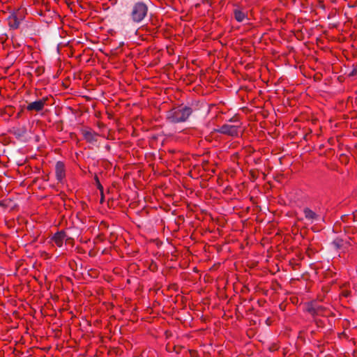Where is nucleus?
<instances>
[{
	"mask_svg": "<svg viewBox=\"0 0 357 357\" xmlns=\"http://www.w3.org/2000/svg\"><path fill=\"white\" fill-rule=\"evenodd\" d=\"M192 113V109L186 105H179L167 112L166 119L169 123L185 122Z\"/></svg>",
	"mask_w": 357,
	"mask_h": 357,
	"instance_id": "nucleus-1",
	"label": "nucleus"
},
{
	"mask_svg": "<svg viewBox=\"0 0 357 357\" xmlns=\"http://www.w3.org/2000/svg\"><path fill=\"white\" fill-rule=\"evenodd\" d=\"M148 6L143 1H137L128 8V17L133 23H141L147 16Z\"/></svg>",
	"mask_w": 357,
	"mask_h": 357,
	"instance_id": "nucleus-2",
	"label": "nucleus"
},
{
	"mask_svg": "<svg viewBox=\"0 0 357 357\" xmlns=\"http://www.w3.org/2000/svg\"><path fill=\"white\" fill-rule=\"evenodd\" d=\"M239 127L237 126L224 124L216 131L219 133L227 135L231 137H236L238 135Z\"/></svg>",
	"mask_w": 357,
	"mask_h": 357,
	"instance_id": "nucleus-3",
	"label": "nucleus"
},
{
	"mask_svg": "<svg viewBox=\"0 0 357 357\" xmlns=\"http://www.w3.org/2000/svg\"><path fill=\"white\" fill-rule=\"evenodd\" d=\"M23 18V10H18L8 17V24L12 29H17Z\"/></svg>",
	"mask_w": 357,
	"mask_h": 357,
	"instance_id": "nucleus-4",
	"label": "nucleus"
},
{
	"mask_svg": "<svg viewBox=\"0 0 357 357\" xmlns=\"http://www.w3.org/2000/svg\"><path fill=\"white\" fill-rule=\"evenodd\" d=\"M47 100V98H44L43 99L30 102L26 106V109L28 111L40 112L41 110L43 109V108L46 104Z\"/></svg>",
	"mask_w": 357,
	"mask_h": 357,
	"instance_id": "nucleus-5",
	"label": "nucleus"
},
{
	"mask_svg": "<svg viewBox=\"0 0 357 357\" xmlns=\"http://www.w3.org/2000/svg\"><path fill=\"white\" fill-rule=\"evenodd\" d=\"M55 174L57 181L60 183L63 182L66 177V167L63 162L58 161L55 165Z\"/></svg>",
	"mask_w": 357,
	"mask_h": 357,
	"instance_id": "nucleus-6",
	"label": "nucleus"
},
{
	"mask_svg": "<svg viewBox=\"0 0 357 357\" xmlns=\"http://www.w3.org/2000/svg\"><path fill=\"white\" fill-rule=\"evenodd\" d=\"M82 134L87 142L93 144L97 142L98 135L91 129H84L82 130Z\"/></svg>",
	"mask_w": 357,
	"mask_h": 357,
	"instance_id": "nucleus-7",
	"label": "nucleus"
},
{
	"mask_svg": "<svg viewBox=\"0 0 357 357\" xmlns=\"http://www.w3.org/2000/svg\"><path fill=\"white\" fill-rule=\"evenodd\" d=\"M74 271H83L82 279L86 281H89L92 278H96L98 275L97 269H74Z\"/></svg>",
	"mask_w": 357,
	"mask_h": 357,
	"instance_id": "nucleus-8",
	"label": "nucleus"
},
{
	"mask_svg": "<svg viewBox=\"0 0 357 357\" xmlns=\"http://www.w3.org/2000/svg\"><path fill=\"white\" fill-rule=\"evenodd\" d=\"M66 238V231L61 230L56 232L52 238V241L58 246L61 247Z\"/></svg>",
	"mask_w": 357,
	"mask_h": 357,
	"instance_id": "nucleus-9",
	"label": "nucleus"
},
{
	"mask_svg": "<svg viewBox=\"0 0 357 357\" xmlns=\"http://www.w3.org/2000/svg\"><path fill=\"white\" fill-rule=\"evenodd\" d=\"M303 213L305 218L307 220L311 221L312 222H314V220H317L319 218V215L314 211H312L309 208H305L303 209Z\"/></svg>",
	"mask_w": 357,
	"mask_h": 357,
	"instance_id": "nucleus-10",
	"label": "nucleus"
},
{
	"mask_svg": "<svg viewBox=\"0 0 357 357\" xmlns=\"http://www.w3.org/2000/svg\"><path fill=\"white\" fill-rule=\"evenodd\" d=\"M234 15L236 20L238 22H242L246 18L245 13L240 9H235L234 10Z\"/></svg>",
	"mask_w": 357,
	"mask_h": 357,
	"instance_id": "nucleus-11",
	"label": "nucleus"
},
{
	"mask_svg": "<svg viewBox=\"0 0 357 357\" xmlns=\"http://www.w3.org/2000/svg\"><path fill=\"white\" fill-rule=\"evenodd\" d=\"M307 311L312 315L316 314L315 303H310L307 305Z\"/></svg>",
	"mask_w": 357,
	"mask_h": 357,
	"instance_id": "nucleus-12",
	"label": "nucleus"
},
{
	"mask_svg": "<svg viewBox=\"0 0 357 357\" xmlns=\"http://www.w3.org/2000/svg\"><path fill=\"white\" fill-rule=\"evenodd\" d=\"M82 272L83 271H74V269H73V273H72V275L77 279V280H80V279H82Z\"/></svg>",
	"mask_w": 357,
	"mask_h": 357,
	"instance_id": "nucleus-13",
	"label": "nucleus"
},
{
	"mask_svg": "<svg viewBox=\"0 0 357 357\" xmlns=\"http://www.w3.org/2000/svg\"><path fill=\"white\" fill-rule=\"evenodd\" d=\"M73 241H74L73 238L67 236V234H66V238H65L66 243L71 244L73 245Z\"/></svg>",
	"mask_w": 357,
	"mask_h": 357,
	"instance_id": "nucleus-14",
	"label": "nucleus"
},
{
	"mask_svg": "<svg viewBox=\"0 0 357 357\" xmlns=\"http://www.w3.org/2000/svg\"><path fill=\"white\" fill-rule=\"evenodd\" d=\"M324 309V307L321 305H317L316 303H315V311H316V314H318L319 312L320 311H321L322 310Z\"/></svg>",
	"mask_w": 357,
	"mask_h": 357,
	"instance_id": "nucleus-15",
	"label": "nucleus"
},
{
	"mask_svg": "<svg viewBox=\"0 0 357 357\" xmlns=\"http://www.w3.org/2000/svg\"><path fill=\"white\" fill-rule=\"evenodd\" d=\"M95 179H96V183H97V184H98V188L99 189H101V188H102V186H101V185H100V181H99L98 178V176H96Z\"/></svg>",
	"mask_w": 357,
	"mask_h": 357,
	"instance_id": "nucleus-16",
	"label": "nucleus"
}]
</instances>
